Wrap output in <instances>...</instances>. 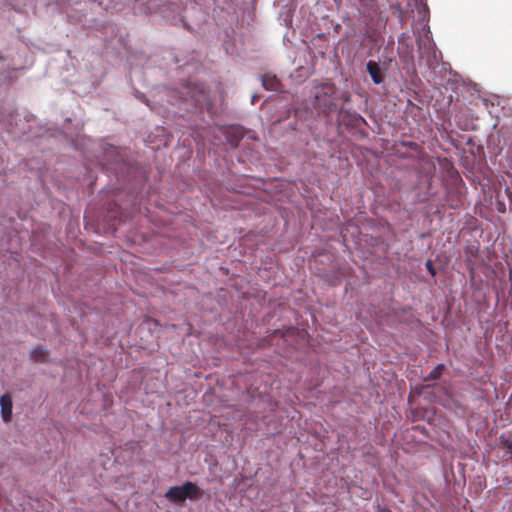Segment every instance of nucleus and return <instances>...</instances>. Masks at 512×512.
Returning a JSON list of instances; mask_svg holds the SVG:
<instances>
[{"instance_id":"f257e3e1","label":"nucleus","mask_w":512,"mask_h":512,"mask_svg":"<svg viewBox=\"0 0 512 512\" xmlns=\"http://www.w3.org/2000/svg\"><path fill=\"white\" fill-rule=\"evenodd\" d=\"M334 94L335 87L331 82H325L316 86L314 93V107L324 113L331 112L335 107L333 102Z\"/></svg>"},{"instance_id":"f03ea898","label":"nucleus","mask_w":512,"mask_h":512,"mask_svg":"<svg viewBox=\"0 0 512 512\" xmlns=\"http://www.w3.org/2000/svg\"><path fill=\"white\" fill-rule=\"evenodd\" d=\"M201 495L200 488L193 482L187 481L181 486H173L165 493V498L169 501L178 503L186 500L187 498L196 499Z\"/></svg>"},{"instance_id":"7ed1b4c3","label":"nucleus","mask_w":512,"mask_h":512,"mask_svg":"<svg viewBox=\"0 0 512 512\" xmlns=\"http://www.w3.org/2000/svg\"><path fill=\"white\" fill-rule=\"evenodd\" d=\"M432 41H428V44L424 46L423 50L420 46V59L425 60L426 65L429 68H434L437 64L436 50Z\"/></svg>"},{"instance_id":"20e7f679","label":"nucleus","mask_w":512,"mask_h":512,"mask_svg":"<svg viewBox=\"0 0 512 512\" xmlns=\"http://www.w3.org/2000/svg\"><path fill=\"white\" fill-rule=\"evenodd\" d=\"M440 169L453 181H461L458 171L455 169L454 164L448 158H437Z\"/></svg>"},{"instance_id":"39448f33","label":"nucleus","mask_w":512,"mask_h":512,"mask_svg":"<svg viewBox=\"0 0 512 512\" xmlns=\"http://www.w3.org/2000/svg\"><path fill=\"white\" fill-rule=\"evenodd\" d=\"M1 416L4 422H10L12 418V397L5 393L0 397Z\"/></svg>"},{"instance_id":"423d86ee","label":"nucleus","mask_w":512,"mask_h":512,"mask_svg":"<svg viewBox=\"0 0 512 512\" xmlns=\"http://www.w3.org/2000/svg\"><path fill=\"white\" fill-rule=\"evenodd\" d=\"M366 69L374 84H381L384 81L383 72L377 62L373 60L368 61Z\"/></svg>"},{"instance_id":"0eeeda50","label":"nucleus","mask_w":512,"mask_h":512,"mask_svg":"<svg viewBox=\"0 0 512 512\" xmlns=\"http://www.w3.org/2000/svg\"><path fill=\"white\" fill-rule=\"evenodd\" d=\"M261 81H262V86L266 89V90H270V91H280L281 89V82L280 80L277 78L276 75L274 74H271V73H266L264 74L262 77H261Z\"/></svg>"},{"instance_id":"6e6552de","label":"nucleus","mask_w":512,"mask_h":512,"mask_svg":"<svg viewBox=\"0 0 512 512\" xmlns=\"http://www.w3.org/2000/svg\"><path fill=\"white\" fill-rule=\"evenodd\" d=\"M31 356L34 361L43 362L46 359L47 352L41 347H36L35 349H33Z\"/></svg>"},{"instance_id":"1a4fd4ad","label":"nucleus","mask_w":512,"mask_h":512,"mask_svg":"<svg viewBox=\"0 0 512 512\" xmlns=\"http://www.w3.org/2000/svg\"><path fill=\"white\" fill-rule=\"evenodd\" d=\"M443 369H444L443 364H439V365L435 366L430 371L429 375L427 376V380H437L438 378H440V376L442 375Z\"/></svg>"},{"instance_id":"9d476101","label":"nucleus","mask_w":512,"mask_h":512,"mask_svg":"<svg viewBox=\"0 0 512 512\" xmlns=\"http://www.w3.org/2000/svg\"><path fill=\"white\" fill-rule=\"evenodd\" d=\"M426 268H427V270L429 271V273H430L432 276H434V275L436 274L435 267H434V265H433V263H432V261H431V260H427V262H426Z\"/></svg>"},{"instance_id":"9b49d317","label":"nucleus","mask_w":512,"mask_h":512,"mask_svg":"<svg viewBox=\"0 0 512 512\" xmlns=\"http://www.w3.org/2000/svg\"><path fill=\"white\" fill-rule=\"evenodd\" d=\"M506 445L508 449H512V441H506Z\"/></svg>"},{"instance_id":"f8f14e48","label":"nucleus","mask_w":512,"mask_h":512,"mask_svg":"<svg viewBox=\"0 0 512 512\" xmlns=\"http://www.w3.org/2000/svg\"><path fill=\"white\" fill-rule=\"evenodd\" d=\"M408 146H409V147H411V148H414V147H416V146H417V144H416V143H413V142H410V143L408 144Z\"/></svg>"},{"instance_id":"ddd939ff","label":"nucleus","mask_w":512,"mask_h":512,"mask_svg":"<svg viewBox=\"0 0 512 512\" xmlns=\"http://www.w3.org/2000/svg\"><path fill=\"white\" fill-rule=\"evenodd\" d=\"M191 97L194 98L195 101H199V97H197L196 94H193Z\"/></svg>"},{"instance_id":"4468645a","label":"nucleus","mask_w":512,"mask_h":512,"mask_svg":"<svg viewBox=\"0 0 512 512\" xmlns=\"http://www.w3.org/2000/svg\"><path fill=\"white\" fill-rule=\"evenodd\" d=\"M506 191H508L510 200L512 201V195H511V192H510L509 188H506Z\"/></svg>"},{"instance_id":"2eb2a0df","label":"nucleus","mask_w":512,"mask_h":512,"mask_svg":"<svg viewBox=\"0 0 512 512\" xmlns=\"http://www.w3.org/2000/svg\"><path fill=\"white\" fill-rule=\"evenodd\" d=\"M197 92H199V93H201V94H202V93H203V90H202V89H197Z\"/></svg>"}]
</instances>
